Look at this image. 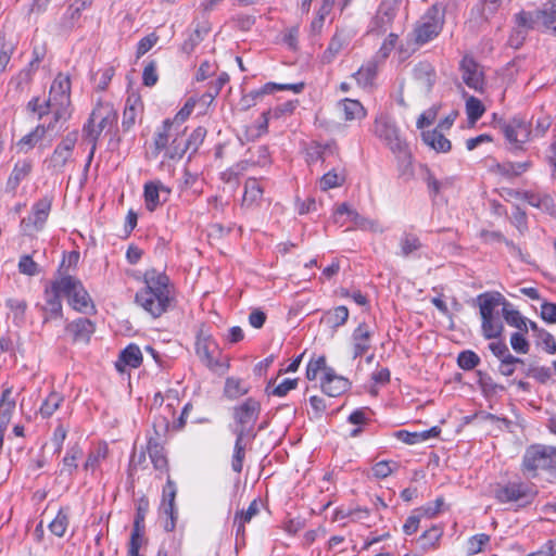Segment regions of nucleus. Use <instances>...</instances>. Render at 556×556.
I'll list each match as a JSON object with an SVG mask.
<instances>
[{"instance_id": "nucleus-1", "label": "nucleus", "mask_w": 556, "mask_h": 556, "mask_svg": "<svg viewBox=\"0 0 556 556\" xmlns=\"http://www.w3.org/2000/svg\"><path fill=\"white\" fill-rule=\"evenodd\" d=\"M144 287L135 296V302L152 317L162 316L169 308L174 295L169 277L155 268L146 270Z\"/></svg>"}, {"instance_id": "nucleus-2", "label": "nucleus", "mask_w": 556, "mask_h": 556, "mask_svg": "<svg viewBox=\"0 0 556 556\" xmlns=\"http://www.w3.org/2000/svg\"><path fill=\"white\" fill-rule=\"evenodd\" d=\"M477 303L481 316V331L485 339L501 338L504 332V325L495 311L498 306L507 307L508 301L498 291H486L477 296Z\"/></svg>"}, {"instance_id": "nucleus-3", "label": "nucleus", "mask_w": 556, "mask_h": 556, "mask_svg": "<svg viewBox=\"0 0 556 556\" xmlns=\"http://www.w3.org/2000/svg\"><path fill=\"white\" fill-rule=\"evenodd\" d=\"M521 470L532 479L540 472L553 473L556 470V447L543 444L529 446L522 457Z\"/></svg>"}, {"instance_id": "nucleus-4", "label": "nucleus", "mask_w": 556, "mask_h": 556, "mask_svg": "<svg viewBox=\"0 0 556 556\" xmlns=\"http://www.w3.org/2000/svg\"><path fill=\"white\" fill-rule=\"evenodd\" d=\"M117 122V112L110 102H99L92 110L88 121L83 126L85 141L99 140L103 131H109Z\"/></svg>"}, {"instance_id": "nucleus-5", "label": "nucleus", "mask_w": 556, "mask_h": 556, "mask_svg": "<svg viewBox=\"0 0 556 556\" xmlns=\"http://www.w3.org/2000/svg\"><path fill=\"white\" fill-rule=\"evenodd\" d=\"M170 425L169 419H154L152 427L156 438H151L148 442V453L151 462L155 470L161 473L167 472L168 462L164 448L159 444L157 440L166 437L170 431V427L174 431L181 430L186 419H173Z\"/></svg>"}, {"instance_id": "nucleus-6", "label": "nucleus", "mask_w": 556, "mask_h": 556, "mask_svg": "<svg viewBox=\"0 0 556 556\" xmlns=\"http://www.w3.org/2000/svg\"><path fill=\"white\" fill-rule=\"evenodd\" d=\"M48 100L52 104V119L59 123L70 117L71 105V79L70 76L59 73L53 79Z\"/></svg>"}, {"instance_id": "nucleus-7", "label": "nucleus", "mask_w": 556, "mask_h": 556, "mask_svg": "<svg viewBox=\"0 0 556 556\" xmlns=\"http://www.w3.org/2000/svg\"><path fill=\"white\" fill-rule=\"evenodd\" d=\"M77 140L78 131H70L55 146L51 155L45 160L46 168L51 175L63 174L66 166L74 162L73 153Z\"/></svg>"}, {"instance_id": "nucleus-8", "label": "nucleus", "mask_w": 556, "mask_h": 556, "mask_svg": "<svg viewBox=\"0 0 556 556\" xmlns=\"http://www.w3.org/2000/svg\"><path fill=\"white\" fill-rule=\"evenodd\" d=\"M195 353L211 370L229 369V357L220 356L217 343L211 334L205 333L202 329L197 333Z\"/></svg>"}, {"instance_id": "nucleus-9", "label": "nucleus", "mask_w": 556, "mask_h": 556, "mask_svg": "<svg viewBox=\"0 0 556 556\" xmlns=\"http://www.w3.org/2000/svg\"><path fill=\"white\" fill-rule=\"evenodd\" d=\"M444 25V14L439 4H432L416 23L414 28L415 41L425 45L434 39Z\"/></svg>"}, {"instance_id": "nucleus-10", "label": "nucleus", "mask_w": 556, "mask_h": 556, "mask_svg": "<svg viewBox=\"0 0 556 556\" xmlns=\"http://www.w3.org/2000/svg\"><path fill=\"white\" fill-rule=\"evenodd\" d=\"M61 287L64 290V296L67 299V303L73 309L79 313L94 311L92 299L78 278L71 275H64L61 276Z\"/></svg>"}, {"instance_id": "nucleus-11", "label": "nucleus", "mask_w": 556, "mask_h": 556, "mask_svg": "<svg viewBox=\"0 0 556 556\" xmlns=\"http://www.w3.org/2000/svg\"><path fill=\"white\" fill-rule=\"evenodd\" d=\"M536 495L532 484L522 481H510L505 484H498L494 491L495 498L503 504L521 502L529 503Z\"/></svg>"}, {"instance_id": "nucleus-12", "label": "nucleus", "mask_w": 556, "mask_h": 556, "mask_svg": "<svg viewBox=\"0 0 556 556\" xmlns=\"http://www.w3.org/2000/svg\"><path fill=\"white\" fill-rule=\"evenodd\" d=\"M505 139L510 144L511 151L523 150V144L530 140L532 130L530 125L520 117H514L502 125Z\"/></svg>"}, {"instance_id": "nucleus-13", "label": "nucleus", "mask_w": 556, "mask_h": 556, "mask_svg": "<svg viewBox=\"0 0 556 556\" xmlns=\"http://www.w3.org/2000/svg\"><path fill=\"white\" fill-rule=\"evenodd\" d=\"M61 277L51 281L49 287L45 289L46 304L41 307L43 313V323L52 319H59L63 316V307L61 296H64V290L61 287Z\"/></svg>"}, {"instance_id": "nucleus-14", "label": "nucleus", "mask_w": 556, "mask_h": 556, "mask_svg": "<svg viewBox=\"0 0 556 556\" xmlns=\"http://www.w3.org/2000/svg\"><path fill=\"white\" fill-rule=\"evenodd\" d=\"M177 488L175 482L168 477L162 492V502L160 514L165 517L163 527L165 531L172 532L176 528L178 511L175 505Z\"/></svg>"}, {"instance_id": "nucleus-15", "label": "nucleus", "mask_w": 556, "mask_h": 556, "mask_svg": "<svg viewBox=\"0 0 556 556\" xmlns=\"http://www.w3.org/2000/svg\"><path fill=\"white\" fill-rule=\"evenodd\" d=\"M403 0H383L370 22V31L383 34L391 27Z\"/></svg>"}, {"instance_id": "nucleus-16", "label": "nucleus", "mask_w": 556, "mask_h": 556, "mask_svg": "<svg viewBox=\"0 0 556 556\" xmlns=\"http://www.w3.org/2000/svg\"><path fill=\"white\" fill-rule=\"evenodd\" d=\"M459 70L462 72V78L464 83L477 92L484 91V74L480 65L470 55H465L460 63Z\"/></svg>"}, {"instance_id": "nucleus-17", "label": "nucleus", "mask_w": 556, "mask_h": 556, "mask_svg": "<svg viewBox=\"0 0 556 556\" xmlns=\"http://www.w3.org/2000/svg\"><path fill=\"white\" fill-rule=\"evenodd\" d=\"M172 189L161 180H151L143 186L144 205L149 212H154L159 206L168 201Z\"/></svg>"}, {"instance_id": "nucleus-18", "label": "nucleus", "mask_w": 556, "mask_h": 556, "mask_svg": "<svg viewBox=\"0 0 556 556\" xmlns=\"http://www.w3.org/2000/svg\"><path fill=\"white\" fill-rule=\"evenodd\" d=\"M206 136V129L204 127H197L190 135L188 140H184L182 136L173 139V147L167 150L166 159H181L187 150L192 149L197 151L198 147L203 142Z\"/></svg>"}, {"instance_id": "nucleus-19", "label": "nucleus", "mask_w": 556, "mask_h": 556, "mask_svg": "<svg viewBox=\"0 0 556 556\" xmlns=\"http://www.w3.org/2000/svg\"><path fill=\"white\" fill-rule=\"evenodd\" d=\"M180 129L174 125L169 118L165 119L162 124V127L157 129L154 136V150L153 153L155 155L161 152H167L168 149L173 147V139L180 137ZM166 157V153H164Z\"/></svg>"}, {"instance_id": "nucleus-20", "label": "nucleus", "mask_w": 556, "mask_h": 556, "mask_svg": "<svg viewBox=\"0 0 556 556\" xmlns=\"http://www.w3.org/2000/svg\"><path fill=\"white\" fill-rule=\"evenodd\" d=\"M375 134L384 142L393 152H403L406 143L400 139L396 127L386 119H376Z\"/></svg>"}, {"instance_id": "nucleus-21", "label": "nucleus", "mask_w": 556, "mask_h": 556, "mask_svg": "<svg viewBox=\"0 0 556 556\" xmlns=\"http://www.w3.org/2000/svg\"><path fill=\"white\" fill-rule=\"evenodd\" d=\"M264 201V186L262 180L250 177L244 181V191L241 201V208L254 210Z\"/></svg>"}, {"instance_id": "nucleus-22", "label": "nucleus", "mask_w": 556, "mask_h": 556, "mask_svg": "<svg viewBox=\"0 0 556 556\" xmlns=\"http://www.w3.org/2000/svg\"><path fill=\"white\" fill-rule=\"evenodd\" d=\"M33 168L34 162L31 159L18 160L7 179L5 192L15 195L18 186L30 176Z\"/></svg>"}, {"instance_id": "nucleus-23", "label": "nucleus", "mask_w": 556, "mask_h": 556, "mask_svg": "<svg viewBox=\"0 0 556 556\" xmlns=\"http://www.w3.org/2000/svg\"><path fill=\"white\" fill-rule=\"evenodd\" d=\"M53 203L52 194H45L36 202H34L31 206L30 215L27 218L28 224H30L34 229L41 230L43 229L48 217L50 215Z\"/></svg>"}, {"instance_id": "nucleus-24", "label": "nucleus", "mask_w": 556, "mask_h": 556, "mask_svg": "<svg viewBox=\"0 0 556 556\" xmlns=\"http://www.w3.org/2000/svg\"><path fill=\"white\" fill-rule=\"evenodd\" d=\"M58 123H54L51 119L47 125L38 124L34 129H31L28 134L24 135L17 142L16 148L20 153H28L31 151L39 142H41L47 132L52 130Z\"/></svg>"}, {"instance_id": "nucleus-25", "label": "nucleus", "mask_w": 556, "mask_h": 556, "mask_svg": "<svg viewBox=\"0 0 556 556\" xmlns=\"http://www.w3.org/2000/svg\"><path fill=\"white\" fill-rule=\"evenodd\" d=\"M321 390L331 397H337L346 392L351 386L348 378L338 375L333 368L327 369L320 379Z\"/></svg>"}, {"instance_id": "nucleus-26", "label": "nucleus", "mask_w": 556, "mask_h": 556, "mask_svg": "<svg viewBox=\"0 0 556 556\" xmlns=\"http://www.w3.org/2000/svg\"><path fill=\"white\" fill-rule=\"evenodd\" d=\"M372 331L368 324L361 323L352 333V356L354 359L364 356L371 348Z\"/></svg>"}, {"instance_id": "nucleus-27", "label": "nucleus", "mask_w": 556, "mask_h": 556, "mask_svg": "<svg viewBox=\"0 0 556 556\" xmlns=\"http://www.w3.org/2000/svg\"><path fill=\"white\" fill-rule=\"evenodd\" d=\"M521 199L529 205L556 217V199L549 193L543 191L527 190L522 192Z\"/></svg>"}, {"instance_id": "nucleus-28", "label": "nucleus", "mask_w": 556, "mask_h": 556, "mask_svg": "<svg viewBox=\"0 0 556 556\" xmlns=\"http://www.w3.org/2000/svg\"><path fill=\"white\" fill-rule=\"evenodd\" d=\"M65 330L72 334L75 342L88 343L94 333V323L89 318L80 317L67 324Z\"/></svg>"}, {"instance_id": "nucleus-29", "label": "nucleus", "mask_w": 556, "mask_h": 556, "mask_svg": "<svg viewBox=\"0 0 556 556\" xmlns=\"http://www.w3.org/2000/svg\"><path fill=\"white\" fill-rule=\"evenodd\" d=\"M142 363V353L138 345L131 343L121 351L115 368L118 372H125L126 367L138 368Z\"/></svg>"}, {"instance_id": "nucleus-30", "label": "nucleus", "mask_w": 556, "mask_h": 556, "mask_svg": "<svg viewBox=\"0 0 556 556\" xmlns=\"http://www.w3.org/2000/svg\"><path fill=\"white\" fill-rule=\"evenodd\" d=\"M299 105V100H289L281 104L276 105L273 109H268L267 111H264L261 115L262 123L260 125V128L266 130L268 126V122L270 119H279L285 118L288 116H291L295 109Z\"/></svg>"}, {"instance_id": "nucleus-31", "label": "nucleus", "mask_w": 556, "mask_h": 556, "mask_svg": "<svg viewBox=\"0 0 556 556\" xmlns=\"http://www.w3.org/2000/svg\"><path fill=\"white\" fill-rule=\"evenodd\" d=\"M108 444L105 442H98L90 448L84 464V469L86 471H90L92 475H96L101 469V465L108 458Z\"/></svg>"}, {"instance_id": "nucleus-32", "label": "nucleus", "mask_w": 556, "mask_h": 556, "mask_svg": "<svg viewBox=\"0 0 556 556\" xmlns=\"http://www.w3.org/2000/svg\"><path fill=\"white\" fill-rule=\"evenodd\" d=\"M260 511L258 504L256 501H253L247 510H242L237 513L235 516L233 525L236 527V540L237 545H244L245 539V523H249L254 516H256Z\"/></svg>"}, {"instance_id": "nucleus-33", "label": "nucleus", "mask_w": 556, "mask_h": 556, "mask_svg": "<svg viewBox=\"0 0 556 556\" xmlns=\"http://www.w3.org/2000/svg\"><path fill=\"white\" fill-rule=\"evenodd\" d=\"M419 175L422 181L427 185L429 197L433 201L440 194L442 189L451 186V179L447 178L445 180H439L426 164H421L419 166Z\"/></svg>"}, {"instance_id": "nucleus-34", "label": "nucleus", "mask_w": 556, "mask_h": 556, "mask_svg": "<svg viewBox=\"0 0 556 556\" xmlns=\"http://www.w3.org/2000/svg\"><path fill=\"white\" fill-rule=\"evenodd\" d=\"M378 73V62L375 59L365 62L357 72L353 74V78L363 89L371 88Z\"/></svg>"}, {"instance_id": "nucleus-35", "label": "nucleus", "mask_w": 556, "mask_h": 556, "mask_svg": "<svg viewBox=\"0 0 556 556\" xmlns=\"http://www.w3.org/2000/svg\"><path fill=\"white\" fill-rule=\"evenodd\" d=\"M413 77L426 91H430L435 83L437 74L432 64L419 62L413 68Z\"/></svg>"}, {"instance_id": "nucleus-36", "label": "nucleus", "mask_w": 556, "mask_h": 556, "mask_svg": "<svg viewBox=\"0 0 556 556\" xmlns=\"http://www.w3.org/2000/svg\"><path fill=\"white\" fill-rule=\"evenodd\" d=\"M425 144L439 153H446L451 151V141L438 129L426 130L421 134Z\"/></svg>"}, {"instance_id": "nucleus-37", "label": "nucleus", "mask_w": 556, "mask_h": 556, "mask_svg": "<svg viewBox=\"0 0 556 556\" xmlns=\"http://www.w3.org/2000/svg\"><path fill=\"white\" fill-rule=\"evenodd\" d=\"M20 392L14 390L13 386L4 383L0 396V417L12 416L15 412L16 400Z\"/></svg>"}, {"instance_id": "nucleus-38", "label": "nucleus", "mask_w": 556, "mask_h": 556, "mask_svg": "<svg viewBox=\"0 0 556 556\" xmlns=\"http://www.w3.org/2000/svg\"><path fill=\"white\" fill-rule=\"evenodd\" d=\"M346 174L345 168L342 164H338L333 168L329 169L320 178V189L326 191L332 188L342 186L345 182Z\"/></svg>"}, {"instance_id": "nucleus-39", "label": "nucleus", "mask_w": 556, "mask_h": 556, "mask_svg": "<svg viewBox=\"0 0 556 556\" xmlns=\"http://www.w3.org/2000/svg\"><path fill=\"white\" fill-rule=\"evenodd\" d=\"M349 319V308L344 305L337 306L332 309L326 311L320 319V323L326 324L329 328L337 330L343 326Z\"/></svg>"}, {"instance_id": "nucleus-40", "label": "nucleus", "mask_w": 556, "mask_h": 556, "mask_svg": "<svg viewBox=\"0 0 556 556\" xmlns=\"http://www.w3.org/2000/svg\"><path fill=\"white\" fill-rule=\"evenodd\" d=\"M142 109V102L139 97H128L123 112L122 126L124 130H129L136 123L137 116Z\"/></svg>"}, {"instance_id": "nucleus-41", "label": "nucleus", "mask_w": 556, "mask_h": 556, "mask_svg": "<svg viewBox=\"0 0 556 556\" xmlns=\"http://www.w3.org/2000/svg\"><path fill=\"white\" fill-rule=\"evenodd\" d=\"M502 316L506 324L517 329V331L528 332V318H526L514 305L508 302L507 307H503Z\"/></svg>"}, {"instance_id": "nucleus-42", "label": "nucleus", "mask_w": 556, "mask_h": 556, "mask_svg": "<svg viewBox=\"0 0 556 556\" xmlns=\"http://www.w3.org/2000/svg\"><path fill=\"white\" fill-rule=\"evenodd\" d=\"M338 105L343 112L345 121L362 119L366 116V110L358 100L345 98Z\"/></svg>"}, {"instance_id": "nucleus-43", "label": "nucleus", "mask_w": 556, "mask_h": 556, "mask_svg": "<svg viewBox=\"0 0 556 556\" xmlns=\"http://www.w3.org/2000/svg\"><path fill=\"white\" fill-rule=\"evenodd\" d=\"M46 56L45 46H35L31 52V60L26 68L20 72L18 76L25 81H30L34 73L38 70L39 64Z\"/></svg>"}, {"instance_id": "nucleus-44", "label": "nucleus", "mask_w": 556, "mask_h": 556, "mask_svg": "<svg viewBox=\"0 0 556 556\" xmlns=\"http://www.w3.org/2000/svg\"><path fill=\"white\" fill-rule=\"evenodd\" d=\"M400 254L409 257L422 248L419 237L413 232L404 231L400 238Z\"/></svg>"}, {"instance_id": "nucleus-45", "label": "nucleus", "mask_w": 556, "mask_h": 556, "mask_svg": "<svg viewBox=\"0 0 556 556\" xmlns=\"http://www.w3.org/2000/svg\"><path fill=\"white\" fill-rule=\"evenodd\" d=\"M538 22L546 28H552L553 34L556 35V26L552 25L556 22V0H548L541 10L535 12Z\"/></svg>"}, {"instance_id": "nucleus-46", "label": "nucleus", "mask_w": 556, "mask_h": 556, "mask_svg": "<svg viewBox=\"0 0 556 556\" xmlns=\"http://www.w3.org/2000/svg\"><path fill=\"white\" fill-rule=\"evenodd\" d=\"M391 372L387 367L377 368L370 375V383L368 386V392L376 396L379 393L381 387L387 386L390 382Z\"/></svg>"}, {"instance_id": "nucleus-47", "label": "nucleus", "mask_w": 556, "mask_h": 556, "mask_svg": "<svg viewBox=\"0 0 556 556\" xmlns=\"http://www.w3.org/2000/svg\"><path fill=\"white\" fill-rule=\"evenodd\" d=\"M245 445L247 442H244V433L241 431L239 433V438L236 439L233 455L231 459V468L237 473L242 471L243 459L245 456Z\"/></svg>"}, {"instance_id": "nucleus-48", "label": "nucleus", "mask_w": 556, "mask_h": 556, "mask_svg": "<svg viewBox=\"0 0 556 556\" xmlns=\"http://www.w3.org/2000/svg\"><path fill=\"white\" fill-rule=\"evenodd\" d=\"M531 167V162H505L502 164H497V172L506 177H516L527 172Z\"/></svg>"}, {"instance_id": "nucleus-49", "label": "nucleus", "mask_w": 556, "mask_h": 556, "mask_svg": "<svg viewBox=\"0 0 556 556\" xmlns=\"http://www.w3.org/2000/svg\"><path fill=\"white\" fill-rule=\"evenodd\" d=\"M327 369H331V367L327 366L324 355L312 357L306 366V378L309 381H314L317 379L319 372H323L324 376Z\"/></svg>"}, {"instance_id": "nucleus-50", "label": "nucleus", "mask_w": 556, "mask_h": 556, "mask_svg": "<svg viewBox=\"0 0 556 556\" xmlns=\"http://www.w3.org/2000/svg\"><path fill=\"white\" fill-rule=\"evenodd\" d=\"M485 112L483 103L476 97H469L466 101V113L468 121L475 124Z\"/></svg>"}, {"instance_id": "nucleus-51", "label": "nucleus", "mask_w": 556, "mask_h": 556, "mask_svg": "<svg viewBox=\"0 0 556 556\" xmlns=\"http://www.w3.org/2000/svg\"><path fill=\"white\" fill-rule=\"evenodd\" d=\"M149 509V501L144 497L140 498L137 505L134 528L131 533L144 534V518Z\"/></svg>"}, {"instance_id": "nucleus-52", "label": "nucleus", "mask_w": 556, "mask_h": 556, "mask_svg": "<svg viewBox=\"0 0 556 556\" xmlns=\"http://www.w3.org/2000/svg\"><path fill=\"white\" fill-rule=\"evenodd\" d=\"M443 529L439 526H433L422 533L419 538L422 548L428 549L435 547L442 538Z\"/></svg>"}, {"instance_id": "nucleus-53", "label": "nucleus", "mask_w": 556, "mask_h": 556, "mask_svg": "<svg viewBox=\"0 0 556 556\" xmlns=\"http://www.w3.org/2000/svg\"><path fill=\"white\" fill-rule=\"evenodd\" d=\"M519 367H525V361L510 354L506 355V358L500 362L498 371L503 376L509 377L513 376Z\"/></svg>"}, {"instance_id": "nucleus-54", "label": "nucleus", "mask_w": 556, "mask_h": 556, "mask_svg": "<svg viewBox=\"0 0 556 556\" xmlns=\"http://www.w3.org/2000/svg\"><path fill=\"white\" fill-rule=\"evenodd\" d=\"M81 452L78 446H72L67 450L65 456L62 460V472H66L68 475H73V472L77 469V459L79 458Z\"/></svg>"}, {"instance_id": "nucleus-55", "label": "nucleus", "mask_w": 556, "mask_h": 556, "mask_svg": "<svg viewBox=\"0 0 556 556\" xmlns=\"http://www.w3.org/2000/svg\"><path fill=\"white\" fill-rule=\"evenodd\" d=\"M68 527V515L65 510L60 509L54 519L49 523L51 533L61 538L65 534Z\"/></svg>"}, {"instance_id": "nucleus-56", "label": "nucleus", "mask_w": 556, "mask_h": 556, "mask_svg": "<svg viewBox=\"0 0 556 556\" xmlns=\"http://www.w3.org/2000/svg\"><path fill=\"white\" fill-rule=\"evenodd\" d=\"M27 110L35 113L38 119L43 118L49 113H52V104L49 100L40 101L39 97L31 98L27 103Z\"/></svg>"}, {"instance_id": "nucleus-57", "label": "nucleus", "mask_w": 556, "mask_h": 556, "mask_svg": "<svg viewBox=\"0 0 556 556\" xmlns=\"http://www.w3.org/2000/svg\"><path fill=\"white\" fill-rule=\"evenodd\" d=\"M261 404L258 401L249 397L242 404L236 407V417H253L258 416Z\"/></svg>"}, {"instance_id": "nucleus-58", "label": "nucleus", "mask_w": 556, "mask_h": 556, "mask_svg": "<svg viewBox=\"0 0 556 556\" xmlns=\"http://www.w3.org/2000/svg\"><path fill=\"white\" fill-rule=\"evenodd\" d=\"M343 48V39L341 35L334 34L327 47L324 51L321 60L324 63H330L333 59L339 54V52Z\"/></svg>"}, {"instance_id": "nucleus-59", "label": "nucleus", "mask_w": 556, "mask_h": 556, "mask_svg": "<svg viewBox=\"0 0 556 556\" xmlns=\"http://www.w3.org/2000/svg\"><path fill=\"white\" fill-rule=\"evenodd\" d=\"M254 419H237L233 425H231V429L239 438V433L243 431L244 433V442L252 440L255 437L254 431Z\"/></svg>"}, {"instance_id": "nucleus-60", "label": "nucleus", "mask_w": 556, "mask_h": 556, "mask_svg": "<svg viewBox=\"0 0 556 556\" xmlns=\"http://www.w3.org/2000/svg\"><path fill=\"white\" fill-rule=\"evenodd\" d=\"M479 364V355L471 350L462 351L457 356V365L464 370H471Z\"/></svg>"}, {"instance_id": "nucleus-61", "label": "nucleus", "mask_w": 556, "mask_h": 556, "mask_svg": "<svg viewBox=\"0 0 556 556\" xmlns=\"http://www.w3.org/2000/svg\"><path fill=\"white\" fill-rule=\"evenodd\" d=\"M229 81L227 73H222L214 81L210 83L207 91L202 96L204 100L212 102L222 91L224 86Z\"/></svg>"}, {"instance_id": "nucleus-62", "label": "nucleus", "mask_w": 556, "mask_h": 556, "mask_svg": "<svg viewBox=\"0 0 556 556\" xmlns=\"http://www.w3.org/2000/svg\"><path fill=\"white\" fill-rule=\"evenodd\" d=\"M63 403V397L59 393H50L40 406V413L43 417L53 415Z\"/></svg>"}, {"instance_id": "nucleus-63", "label": "nucleus", "mask_w": 556, "mask_h": 556, "mask_svg": "<svg viewBox=\"0 0 556 556\" xmlns=\"http://www.w3.org/2000/svg\"><path fill=\"white\" fill-rule=\"evenodd\" d=\"M444 498L438 497L434 502L427 503L420 508L416 509V513L420 514L421 517L432 519L437 517L443 509Z\"/></svg>"}, {"instance_id": "nucleus-64", "label": "nucleus", "mask_w": 556, "mask_h": 556, "mask_svg": "<svg viewBox=\"0 0 556 556\" xmlns=\"http://www.w3.org/2000/svg\"><path fill=\"white\" fill-rule=\"evenodd\" d=\"M528 332L515 331L510 336V345L518 354H527L530 351V343L526 339Z\"/></svg>"}]
</instances>
